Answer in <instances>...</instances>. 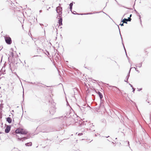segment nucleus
I'll list each match as a JSON object with an SVG mask.
<instances>
[{"label": "nucleus", "instance_id": "nucleus-1", "mask_svg": "<svg viewBox=\"0 0 151 151\" xmlns=\"http://www.w3.org/2000/svg\"><path fill=\"white\" fill-rule=\"evenodd\" d=\"M16 133L20 134H26L27 132L24 130L23 129L18 128L15 131Z\"/></svg>", "mask_w": 151, "mask_h": 151}, {"label": "nucleus", "instance_id": "nucleus-2", "mask_svg": "<svg viewBox=\"0 0 151 151\" xmlns=\"http://www.w3.org/2000/svg\"><path fill=\"white\" fill-rule=\"evenodd\" d=\"M58 14V16H62V8L59 6L57 7L56 10Z\"/></svg>", "mask_w": 151, "mask_h": 151}, {"label": "nucleus", "instance_id": "nucleus-3", "mask_svg": "<svg viewBox=\"0 0 151 151\" xmlns=\"http://www.w3.org/2000/svg\"><path fill=\"white\" fill-rule=\"evenodd\" d=\"M5 41L8 45H10L12 43V40L11 38L9 36H6L4 37Z\"/></svg>", "mask_w": 151, "mask_h": 151}, {"label": "nucleus", "instance_id": "nucleus-4", "mask_svg": "<svg viewBox=\"0 0 151 151\" xmlns=\"http://www.w3.org/2000/svg\"><path fill=\"white\" fill-rule=\"evenodd\" d=\"M71 12H72V13L74 14H78V15H81L92 14H94L95 13H99L101 12H94L93 13H92V12L88 13H87L86 14H78V13L75 14V13H74V12H73L72 11Z\"/></svg>", "mask_w": 151, "mask_h": 151}, {"label": "nucleus", "instance_id": "nucleus-5", "mask_svg": "<svg viewBox=\"0 0 151 151\" xmlns=\"http://www.w3.org/2000/svg\"><path fill=\"white\" fill-rule=\"evenodd\" d=\"M5 126L6 127V128L5 129V132L6 133H9L10 131L11 126V125H7L6 124H5Z\"/></svg>", "mask_w": 151, "mask_h": 151}, {"label": "nucleus", "instance_id": "nucleus-6", "mask_svg": "<svg viewBox=\"0 0 151 151\" xmlns=\"http://www.w3.org/2000/svg\"><path fill=\"white\" fill-rule=\"evenodd\" d=\"M131 18H129L128 17V19H126L124 18V19H122V20L121 22H123V23L127 24V22L128 21L130 22L131 21Z\"/></svg>", "mask_w": 151, "mask_h": 151}, {"label": "nucleus", "instance_id": "nucleus-7", "mask_svg": "<svg viewBox=\"0 0 151 151\" xmlns=\"http://www.w3.org/2000/svg\"><path fill=\"white\" fill-rule=\"evenodd\" d=\"M118 28H119V33H120V35L121 36V39H122V45H123V47L124 48V50H125V53H126V56H127V57L128 59H129V57H128V56L127 55V52H126V49L124 47V44L123 42V40H122V36H121V33H120V29L119 28V26H118Z\"/></svg>", "mask_w": 151, "mask_h": 151}, {"label": "nucleus", "instance_id": "nucleus-8", "mask_svg": "<svg viewBox=\"0 0 151 151\" xmlns=\"http://www.w3.org/2000/svg\"><path fill=\"white\" fill-rule=\"evenodd\" d=\"M59 17V18H58L59 20H58V22L59 25H62V21L63 19L62 17V16H58Z\"/></svg>", "mask_w": 151, "mask_h": 151}, {"label": "nucleus", "instance_id": "nucleus-9", "mask_svg": "<svg viewBox=\"0 0 151 151\" xmlns=\"http://www.w3.org/2000/svg\"><path fill=\"white\" fill-rule=\"evenodd\" d=\"M55 112V109L54 107L52 108V109L51 110H50V114L52 115H53Z\"/></svg>", "mask_w": 151, "mask_h": 151}, {"label": "nucleus", "instance_id": "nucleus-10", "mask_svg": "<svg viewBox=\"0 0 151 151\" xmlns=\"http://www.w3.org/2000/svg\"><path fill=\"white\" fill-rule=\"evenodd\" d=\"M28 138L27 137H25L21 138H18V139L19 140L23 141L24 140L27 139Z\"/></svg>", "mask_w": 151, "mask_h": 151}, {"label": "nucleus", "instance_id": "nucleus-11", "mask_svg": "<svg viewBox=\"0 0 151 151\" xmlns=\"http://www.w3.org/2000/svg\"><path fill=\"white\" fill-rule=\"evenodd\" d=\"M96 93H97V94H98L99 96L100 97V99L101 100V99H102L103 97L102 94L99 91H98V92H96Z\"/></svg>", "mask_w": 151, "mask_h": 151}, {"label": "nucleus", "instance_id": "nucleus-12", "mask_svg": "<svg viewBox=\"0 0 151 151\" xmlns=\"http://www.w3.org/2000/svg\"><path fill=\"white\" fill-rule=\"evenodd\" d=\"M6 121L10 124L12 123V119L10 117H8L6 118Z\"/></svg>", "mask_w": 151, "mask_h": 151}, {"label": "nucleus", "instance_id": "nucleus-13", "mask_svg": "<svg viewBox=\"0 0 151 151\" xmlns=\"http://www.w3.org/2000/svg\"><path fill=\"white\" fill-rule=\"evenodd\" d=\"M134 11L136 13V14H137V15L139 17V19L141 23L142 21H141V16H140V15H139V14L137 12L135 9H134Z\"/></svg>", "mask_w": 151, "mask_h": 151}, {"label": "nucleus", "instance_id": "nucleus-14", "mask_svg": "<svg viewBox=\"0 0 151 151\" xmlns=\"http://www.w3.org/2000/svg\"><path fill=\"white\" fill-rule=\"evenodd\" d=\"M32 143L31 142H29L25 144V145L26 146H30L32 145Z\"/></svg>", "mask_w": 151, "mask_h": 151}, {"label": "nucleus", "instance_id": "nucleus-15", "mask_svg": "<svg viewBox=\"0 0 151 151\" xmlns=\"http://www.w3.org/2000/svg\"><path fill=\"white\" fill-rule=\"evenodd\" d=\"M38 69L39 70H40L42 72H44L46 69L45 68H38Z\"/></svg>", "mask_w": 151, "mask_h": 151}, {"label": "nucleus", "instance_id": "nucleus-16", "mask_svg": "<svg viewBox=\"0 0 151 151\" xmlns=\"http://www.w3.org/2000/svg\"><path fill=\"white\" fill-rule=\"evenodd\" d=\"M131 71V68L130 69L129 73L126 77V79L128 80L129 79V78L130 76V73Z\"/></svg>", "mask_w": 151, "mask_h": 151}, {"label": "nucleus", "instance_id": "nucleus-17", "mask_svg": "<svg viewBox=\"0 0 151 151\" xmlns=\"http://www.w3.org/2000/svg\"><path fill=\"white\" fill-rule=\"evenodd\" d=\"M99 108L100 109H104V106L103 105H102L101 104V103L100 104V105L99 106Z\"/></svg>", "mask_w": 151, "mask_h": 151}, {"label": "nucleus", "instance_id": "nucleus-18", "mask_svg": "<svg viewBox=\"0 0 151 151\" xmlns=\"http://www.w3.org/2000/svg\"><path fill=\"white\" fill-rule=\"evenodd\" d=\"M81 123H80L79 122V124H80L81 126H82V125H84V124L86 125V123H85V122L83 121L81 122Z\"/></svg>", "mask_w": 151, "mask_h": 151}, {"label": "nucleus", "instance_id": "nucleus-19", "mask_svg": "<svg viewBox=\"0 0 151 151\" xmlns=\"http://www.w3.org/2000/svg\"><path fill=\"white\" fill-rule=\"evenodd\" d=\"M137 65L138 67L140 68L142 65V63H141L138 64H137Z\"/></svg>", "mask_w": 151, "mask_h": 151}, {"label": "nucleus", "instance_id": "nucleus-20", "mask_svg": "<svg viewBox=\"0 0 151 151\" xmlns=\"http://www.w3.org/2000/svg\"><path fill=\"white\" fill-rule=\"evenodd\" d=\"M107 85H108L109 86V85L108 84ZM109 86L110 87H114V88H116V89H117L119 91H120V89H119L117 87H116V86Z\"/></svg>", "mask_w": 151, "mask_h": 151}, {"label": "nucleus", "instance_id": "nucleus-21", "mask_svg": "<svg viewBox=\"0 0 151 151\" xmlns=\"http://www.w3.org/2000/svg\"><path fill=\"white\" fill-rule=\"evenodd\" d=\"M10 55H11L12 57H13L14 56V54L13 52H10Z\"/></svg>", "mask_w": 151, "mask_h": 151}, {"label": "nucleus", "instance_id": "nucleus-22", "mask_svg": "<svg viewBox=\"0 0 151 151\" xmlns=\"http://www.w3.org/2000/svg\"><path fill=\"white\" fill-rule=\"evenodd\" d=\"M83 132L80 133H78V135L80 136L82 135H83Z\"/></svg>", "mask_w": 151, "mask_h": 151}, {"label": "nucleus", "instance_id": "nucleus-23", "mask_svg": "<svg viewBox=\"0 0 151 151\" xmlns=\"http://www.w3.org/2000/svg\"><path fill=\"white\" fill-rule=\"evenodd\" d=\"M73 6V2L70 3L69 4V6Z\"/></svg>", "mask_w": 151, "mask_h": 151}, {"label": "nucleus", "instance_id": "nucleus-24", "mask_svg": "<svg viewBox=\"0 0 151 151\" xmlns=\"http://www.w3.org/2000/svg\"><path fill=\"white\" fill-rule=\"evenodd\" d=\"M132 89L133 90V91H132V92H133L134 93V91L135 90V88H134L133 87L132 88Z\"/></svg>", "mask_w": 151, "mask_h": 151}, {"label": "nucleus", "instance_id": "nucleus-25", "mask_svg": "<svg viewBox=\"0 0 151 151\" xmlns=\"http://www.w3.org/2000/svg\"><path fill=\"white\" fill-rule=\"evenodd\" d=\"M69 9H70V11L72 12V6H69Z\"/></svg>", "mask_w": 151, "mask_h": 151}, {"label": "nucleus", "instance_id": "nucleus-26", "mask_svg": "<svg viewBox=\"0 0 151 151\" xmlns=\"http://www.w3.org/2000/svg\"><path fill=\"white\" fill-rule=\"evenodd\" d=\"M126 142L127 143V145L129 146V141H126Z\"/></svg>", "mask_w": 151, "mask_h": 151}, {"label": "nucleus", "instance_id": "nucleus-27", "mask_svg": "<svg viewBox=\"0 0 151 151\" xmlns=\"http://www.w3.org/2000/svg\"><path fill=\"white\" fill-rule=\"evenodd\" d=\"M46 52L47 53V55H50V53H49V52H48V51L46 50Z\"/></svg>", "mask_w": 151, "mask_h": 151}, {"label": "nucleus", "instance_id": "nucleus-28", "mask_svg": "<svg viewBox=\"0 0 151 151\" xmlns=\"http://www.w3.org/2000/svg\"><path fill=\"white\" fill-rule=\"evenodd\" d=\"M29 83H30V84H35V82L33 83V82H29Z\"/></svg>", "mask_w": 151, "mask_h": 151}, {"label": "nucleus", "instance_id": "nucleus-29", "mask_svg": "<svg viewBox=\"0 0 151 151\" xmlns=\"http://www.w3.org/2000/svg\"><path fill=\"white\" fill-rule=\"evenodd\" d=\"M133 103L135 105V106L137 107V105H136V103L134 102H133Z\"/></svg>", "mask_w": 151, "mask_h": 151}, {"label": "nucleus", "instance_id": "nucleus-30", "mask_svg": "<svg viewBox=\"0 0 151 151\" xmlns=\"http://www.w3.org/2000/svg\"><path fill=\"white\" fill-rule=\"evenodd\" d=\"M124 23H121L119 25H120L122 26H124Z\"/></svg>", "mask_w": 151, "mask_h": 151}, {"label": "nucleus", "instance_id": "nucleus-31", "mask_svg": "<svg viewBox=\"0 0 151 151\" xmlns=\"http://www.w3.org/2000/svg\"><path fill=\"white\" fill-rule=\"evenodd\" d=\"M142 88H140L138 89V91H141L142 90Z\"/></svg>", "mask_w": 151, "mask_h": 151}, {"label": "nucleus", "instance_id": "nucleus-32", "mask_svg": "<svg viewBox=\"0 0 151 151\" xmlns=\"http://www.w3.org/2000/svg\"><path fill=\"white\" fill-rule=\"evenodd\" d=\"M129 85L132 88L133 87V86L132 84H130V83H129Z\"/></svg>", "mask_w": 151, "mask_h": 151}, {"label": "nucleus", "instance_id": "nucleus-33", "mask_svg": "<svg viewBox=\"0 0 151 151\" xmlns=\"http://www.w3.org/2000/svg\"><path fill=\"white\" fill-rule=\"evenodd\" d=\"M128 80L126 79V80H125L124 81L128 83Z\"/></svg>", "mask_w": 151, "mask_h": 151}, {"label": "nucleus", "instance_id": "nucleus-34", "mask_svg": "<svg viewBox=\"0 0 151 151\" xmlns=\"http://www.w3.org/2000/svg\"><path fill=\"white\" fill-rule=\"evenodd\" d=\"M150 119H151V113H150Z\"/></svg>", "mask_w": 151, "mask_h": 151}, {"label": "nucleus", "instance_id": "nucleus-35", "mask_svg": "<svg viewBox=\"0 0 151 151\" xmlns=\"http://www.w3.org/2000/svg\"><path fill=\"white\" fill-rule=\"evenodd\" d=\"M2 118V115L0 114V119Z\"/></svg>", "mask_w": 151, "mask_h": 151}, {"label": "nucleus", "instance_id": "nucleus-36", "mask_svg": "<svg viewBox=\"0 0 151 151\" xmlns=\"http://www.w3.org/2000/svg\"><path fill=\"white\" fill-rule=\"evenodd\" d=\"M135 70L137 71V72H138L139 73V71H138V70L137 69H136Z\"/></svg>", "mask_w": 151, "mask_h": 151}, {"label": "nucleus", "instance_id": "nucleus-37", "mask_svg": "<svg viewBox=\"0 0 151 151\" xmlns=\"http://www.w3.org/2000/svg\"><path fill=\"white\" fill-rule=\"evenodd\" d=\"M132 14H131L130 16H129V18H130V17H132Z\"/></svg>", "mask_w": 151, "mask_h": 151}, {"label": "nucleus", "instance_id": "nucleus-38", "mask_svg": "<svg viewBox=\"0 0 151 151\" xmlns=\"http://www.w3.org/2000/svg\"><path fill=\"white\" fill-rule=\"evenodd\" d=\"M134 68V69H135V70H136V69H137V68H135V67H132V68ZM130 68L131 69V68Z\"/></svg>", "mask_w": 151, "mask_h": 151}, {"label": "nucleus", "instance_id": "nucleus-39", "mask_svg": "<svg viewBox=\"0 0 151 151\" xmlns=\"http://www.w3.org/2000/svg\"><path fill=\"white\" fill-rule=\"evenodd\" d=\"M42 10H40V12L41 13V12H42Z\"/></svg>", "mask_w": 151, "mask_h": 151}, {"label": "nucleus", "instance_id": "nucleus-40", "mask_svg": "<svg viewBox=\"0 0 151 151\" xmlns=\"http://www.w3.org/2000/svg\"><path fill=\"white\" fill-rule=\"evenodd\" d=\"M146 101L148 103H149V101H147V100H146Z\"/></svg>", "mask_w": 151, "mask_h": 151}, {"label": "nucleus", "instance_id": "nucleus-41", "mask_svg": "<svg viewBox=\"0 0 151 151\" xmlns=\"http://www.w3.org/2000/svg\"><path fill=\"white\" fill-rule=\"evenodd\" d=\"M67 106L69 105V104L68 102L67 103Z\"/></svg>", "mask_w": 151, "mask_h": 151}, {"label": "nucleus", "instance_id": "nucleus-42", "mask_svg": "<svg viewBox=\"0 0 151 151\" xmlns=\"http://www.w3.org/2000/svg\"><path fill=\"white\" fill-rule=\"evenodd\" d=\"M24 93H23V99L24 100Z\"/></svg>", "mask_w": 151, "mask_h": 151}, {"label": "nucleus", "instance_id": "nucleus-43", "mask_svg": "<svg viewBox=\"0 0 151 151\" xmlns=\"http://www.w3.org/2000/svg\"><path fill=\"white\" fill-rule=\"evenodd\" d=\"M109 136H107V137H106V138H108L109 137Z\"/></svg>", "mask_w": 151, "mask_h": 151}, {"label": "nucleus", "instance_id": "nucleus-44", "mask_svg": "<svg viewBox=\"0 0 151 151\" xmlns=\"http://www.w3.org/2000/svg\"><path fill=\"white\" fill-rule=\"evenodd\" d=\"M40 56V55H36V56H34V57H35V56ZM40 56H41L40 55Z\"/></svg>", "mask_w": 151, "mask_h": 151}, {"label": "nucleus", "instance_id": "nucleus-45", "mask_svg": "<svg viewBox=\"0 0 151 151\" xmlns=\"http://www.w3.org/2000/svg\"><path fill=\"white\" fill-rule=\"evenodd\" d=\"M50 7H49V8H48V9H47V10H48L49 9H50Z\"/></svg>", "mask_w": 151, "mask_h": 151}, {"label": "nucleus", "instance_id": "nucleus-46", "mask_svg": "<svg viewBox=\"0 0 151 151\" xmlns=\"http://www.w3.org/2000/svg\"><path fill=\"white\" fill-rule=\"evenodd\" d=\"M131 101V102H132L133 103V102H134L133 101H132L131 100H130Z\"/></svg>", "mask_w": 151, "mask_h": 151}, {"label": "nucleus", "instance_id": "nucleus-47", "mask_svg": "<svg viewBox=\"0 0 151 151\" xmlns=\"http://www.w3.org/2000/svg\"><path fill=\"white\" fill-rule=\"evenodd\" d=\"M40 25H43L42 24H40Z\"/></svg>", "mask_w": 151, "mask_h": 151}, {"label": "nucleus", "instance_id": "nucleus-48", "mask_svg": "<svg viewBox=\"0 0 151 151\" xmlns=\"http://www.w3.org/2000/svg\"><path fill=\"white\" fill-rule=\"evenodd\" d=\"M1 132H0V134H1Z\"/></svg>", "mask_w": 151, "mask_h": 151}, {"label": "nucleus", "instance_id": "nucleus-49", "mask_svg": "<svg viewBox=\"0 0 151 151\" xmlns=\"http://www.w3.org/2000/svg\"><path fill=\"white\" fill-rule=\"evenodd\" d=\"M47 86V87H49V86ZM49 87H51V86H49Z\"/></svg>", "mask_w": 151, "mask_h": 151}, {"label": "nucleus", "instance_id": "nucleus-50", "mask_svg": "<svg viewBox=\"0 0 151 151\" xmlns=\"http://www.w3.org/2000/svg\"><path fill=\"white\" fill-rule=\"evenodd\" d=\"M85 131H84L83 132H84ZM82 132H83V131H82Z\"/></svg>", "mask_w": 151, "mask_h": 151}]
</instances>
